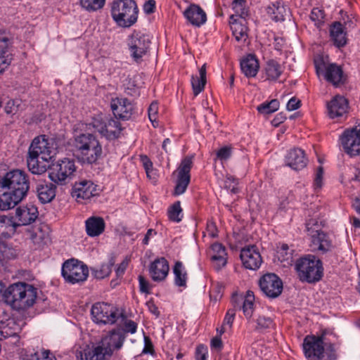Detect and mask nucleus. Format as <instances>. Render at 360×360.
Returning a JSON list of instances; mask_svg holds the SVG:
<instances>
[{
    "instance_id": "nucleus-1",
    "label": "nucleus",
    "mask_w": 360,
    "mask_h": 360,
    "mask_svg": "<svg viewBox=\"0 0 360 360\" xmlns=\"http://www.w3.org/2000/svg\"><path fill=\"white\" fill-rule=\"evenodd\" d=\"M30 189L28 175L20 169L8 172L0 179V210L13 208L27 195Z\"/></svg>"
},
{
    "instance_id": "nucleus-2",
    "label": "nucleus",
    "mask_w": 360,
    "mask_h": 360,
    "mask_svg": "<svg viewBox=\"0 0 360 360\" xmlns=\"http://www.w3.org/2000/svg\"><path fill=\"white\" fill-rule=\"evenodd\" d=\"M56 146L46 135L34 138L29 148L27 159L29 170L34 174H41L46 171V165L39 162H49L56 154Z\"/></svg>"
},
{
    "instance_id": "nucleus-3",
    "label": "nucleus",
    "mask_w": 360,
    "mask_h": 360,
    "mask_svg": "<svg viewBox=\"0 0 360 360\" xmlns=\"http://www.w3.org/2000/svg\"><path fill=\"white\" fill-rule=\"evenodd\" d=\"M37 297V289L25 282L10 285L3 292L4 301L15 309H26L32 307Z\"/></svg>"
},
{
    "instance_id": "nucleus-4",
    "label": "nucleus",
    "mask_w": 360,
    "mask_h": 360,
    "mask_svg": "<svg viewBox=\"0 0 360 360\" xmlns=\"http://www.w3.org/2000/svg\"><path fill=\"white\" fill-rule=\"evenodd\" d=\"M74 146L77 158L83 163H96L101 158L102 146L96 137L90 133L80 134L75 136Z\"/></svg>"
},
{
    "instance_id": "nucleus-5",
    "label": "nucleus",
    "mask_w": 360,
    "mask_h": 360,
    "mask_svg": "<svg viewBox=\"0 0 360 360\" xmlns=\"http://www.w3.org/2000/svg\"><path fill=\"white\" fill-rule=\"evenodd\" d=\"M139 10L134 0H114L110 4V14L116 24L122 27H129L138 18Z\"/></svg>"
},
{
    "instance_id": "nucleus-6",
    "label": "nucleus",
    "mask_w": 360,
    "mask_h": 360,
    "mask_svg": "<svg viewBox=\"0 0 360 360\" xmlns=\"http://www.w3.org/2000/svg\"><path fill=\"white\" fill-rule=\"evenodd\" d=\"M121 330L119 333H109L90 349L91 356L90 360H109L114 349H120L124 342V337Z\"/></svg>"
},
{
    "instance_id": "nucleus-7",
    "label": "nucleus",
    "mask_w": 360,
    "mask_h": 360,
    "mask_svg": "<svg viewBox=\"0 0 360 360\" xmlns=\"http://www.w3.org/2000/svg\"><path fill=\"white\" fill-rule=\"evenodd\" d=\"M316 75L323 77L336 87L346 82L342 69L335 63H330L328 56L323 53L316 56Z\"/></svg>"
},
{
    "instance_id": "nucleus-8",
    "label": "nucleus",
    "mask_w": 360,
    "mask_h": 360,
    "mask_svg": "<svg viewBox=\"0 0 360 360\" xmlns=\"http://www.w3.org/2000/svg\"><path fill=\"white\" fill-rule=\"evenodd\" d=\"M151 37L146 34L134 32L127 42L129 54L133 60L140 63L149 51Z\"/></svg>"
},
{
    "instance_id": "nucleus-9",
    "label": "nucleus",
    "mask_w": 360,
    "mask_h": 360,
    "mask_svg": "<svg viewBox=\"0 0 360 360\" xmlns=\"http://www.w3.org/2000/svg\"><path fill=\"white\" fill-rule=\"evenodd\" d=\"M49 177L58 184H64L68 179H71L76 170L75 162L69 158H63L46 166Z\"/></svg>"
},
{
    "instance_id": "nucleus-10",
    "label": "nucleus",
    "mask_w": 360,
    "mask_h": 360,
    "mask_svg": "<svg viewBox=\"0 0 360 360\" xmlns=\"http://www.w3.org/2000/svg\"><path fill=\"white\" fill-rule=\"evenodd\" d=\"M61 274L67 282L72 284L80 283L86 280L89 269L85 264L71 259L63 263Z\"/></svg>"
},
{
    "instance_id": "nucleus-11",
    "label": "nucleus",
    "mask_w": 360,
    "mask_h": 360,
    "mask_svg": "<svg viewBox=\"0 0 360 360\" xmlns=\"http://www.w3.org/2000/svg\"><path fill=\"white\" fill-rule=\"evenodd\" d=\"M91 124L98 132L108 140L117 139L122 130L118 121L103 115L94 118Z\"/></svg>"
},
{
    "instance_id": "nucleus-12",
    "label": "nucleus",
    "mask_w": 360,
    "mask_h": 360,
    "mask_svg": "<svg viewBox=\"0 0 360 360\" xmlns=\"http://www.w3.org/2000/svg\"><path fill=\"white\" fill-rule=\"evenodd\" d=\"M93 321L98 324H112L116 322L119 314L112 305L105 302L94 304L91 309Z\"/></svg>"
},
{
    "instance_id": "nucleus-13",
    "label": "nucleus",
    "mask_w": 360,
    "mask_h": 360,
    "mask_svg": "<svg viewBox=\"0 0 360 360\" xmlns=\"http://www.w3.org/2000/svg\"><path fill=\"white\" fill-rule=\"evenodd\" d=\"M295 270L301 282L315 283V255H306L297 259Z\"/></svg>"
},
{
    "instance_id": "nucleus-14",
    "label": "nucleus",
    "mask_w": 360,
    "mask_h": 360,
    "mask_svg": "<svg viewBox=\"0 0 360 360\" xmlns=\"http://www.w3.org/2000/svg\"><path fill=\"white\" fill-rule=\"evenodd\" d=\"M193 155L185 157L181 162L176 172L177 173L176 183L174 188V195H179L183 194L190 181V172L193 166Z\"/></svg>"
},
{
    "instance_id": "nucleus-15",
    "label": "nucleus",
    "mask_w": 360,
    "mask_h": 360,
    "mask_svg": "<svg viewBox=\"0 0 360 360\" xmlns=\"http://www.w3.org/2000/svg\"><path fill=\"white\" fill-rule=\"evenodd\" d=\"M344 151L349 156L360 155V129L356 127L345 129L340 136Z\"/></svg>"
},
{
    "instance_id": "nucleus-16",
    "label": "nucleus",
    "mask_w": 360,
    "mask_h": 360,
    "mask_svg": "<svg viewBox=\"0 0 360 360\" xmlns=\"http://www.w3.org/2000/svg\"><path fill=\"white\" fill-rule=\"evenodd\" d=\"M261 290L269 297H278L283 290V282L275 274H266L259 281Z\"/></svg>"
},
{
    "instance_id": "nucleus-17",
    "label": "nucleus",
    "mask_w": 360,
    "mask_h": 360,
    "mask_svg": "<svg viewBox=\"0 0 360 360\" xmlns=\"http://www.w3.org/2000/svg\"><path fill=\"white\" fill-rule=\"evenodd\" d=\"M329 333L328 329H321V334L316 335V359L335 360L336 355L333 345L328 342L326 335Z\"/></svg>"
},
{
    "instance_id": "nucleus-18",
    "label": "nucleus",
    "mask_w": 360,
    "mask_h": 360,
    "mask_svg": "<svg viewBox=\"0 0 360 360\" xmlns=\"http://www.w3.org/2000/svg\"><path fill=\"white\" fill-rule=\"evenodd\" d=\"M110 108L114 116L123 120L130 119L134 110V105L125 98H112Z\"/></svg>"
},
{
    "instance_id": "nucleus-19",
    "label": "nucleus",
    "mask_w": 360,
    "mask_h": 360,
    "mask_svg": "<svg viewBox=\"0 0 360 360\" xmlns=\"http://www.w3.org/2000/svg\"><path fill=\"white\" fill-rule=\"evenodd\" d=\"M243 266L250 270L257 269L262 263V257L255 245H248L241 250L240 255Z\"/></svg>"
},
{
    "instance_id": "nucleus-20",
    "label": "nucleus",
    "mask_w": 360,
    "mask_h": 360,
    "mask_svg": "<svg viewBox=\"0 0 360 360\" xmlns=\"http://www.w3.org/2000/svg\"><path fill=\"white\" fill-rule=\"evenodd\" d=\"M335 248L332 236L321 230H316V257L331 256Z\"/></svg>"
},
{
    "instance_id": "nucleus-21",
    "label": "nucleus",
    "mask_w": 360,
    "mask_h": 360,
    "mask_svg": "<svg viewBox=\"0 0 360 360\" xmlns=\"http://www.w3.org/2000/svg\"><path fill=\"white\" fill-rule=\"evenodd\" d=\"M307 158L304 150L298 148L290 149L285 156V165L292 169L298 171L307 166Z\"/></svg>"
},
{
    "instance_id": "nucleus-22",
    "label": "nucleus",
    "mask_w": 360,
    "mask_h": 360,
    "mask_svg": "<svg viewBox=\"0 0 360 360\" xmlns=\"http://www.w3.org/2000/svg\"><path fill=\"white\" fill-rule=\"evenodd\" d=\"M38 214V210L34 205L18 207L15 210V223L18 227L32 224L37 218Z\"/></svg>"
},
{
    "instance_id": "nucleus-23",
    "label": "nucleus",
    "mask_w": 360,
    "mask_h": 360,
    "mask_svg": "<svg viewBox=\"0 0 360 360\" xmlns=\"http://www.w3.org/2000/svg\"><path fill=\"white\" fill-rule=\"evenodd\" d=\"M348 101L343 96H336L327 105L330 118L342 117L347 112Z\"/></svg>"
},
{
    "instance_id": "nucleus-24",
    "label": "nucleus",
    "mask_w": 360,
    "mask_h": 360,
    "mask_svg": "<svg viewBox=\"0 0 360 360\" xmlns=\"http://www.w3.org/2000/svg\"><path fill=\"white\" fill-rule=\"evenodd\" d=\"M248 15V12L246 11V14H245L243 18H240L239 16V13H236L235 15H231L230 16V25L231 29L232 30L233 34L235 37L236 39L238 41L241 40H246V37L248 36L247 31L248 27L244 24L245 18Z\"/></svg>"
},
{
    "instance_id": "nucleus-25",
    "label": "nucleus",
    "mask_w": 360,
    "mask_h": 360,
    "mask_svg": "<svg viewBox=\"0 0 360 360\" xmlns=\"http://www.w3.org/2000/svg\"><path fill=\"white\" fill-rule=\"evenodd\" d=\"M169 270V264L164 258H158L151 263L149 272L154 281H162L165 279Z\"/></svg>"
},
{
    "instance_id": "nucleus-26",
    "label": "nucleus",
    "mask_w": 360,
    "mask_h": 360,
    "mask_svg": "<svg viewBox=\"0 0 360 360\" xmlns=\"http://www.w3.org/2000/svg\"><path fill=\"white\" fill-rule=\"evenodd\" d=\"M94 184L90 181L84 180L75 184L71 194L77 201L79 202L80 200L90 199L94 195Z\"/></svg>"
},
{
    "instance_id": "nucleus-27",
    "label": "nucleus",
    "mask_w": 360,
    "mask_h": 360,
    "mask_svg": "<svg viewBox=\"0 0 360 360\" xmlns=\"http://www.w3.org/2000/svg\"><path fill=\"white\" fill-rule=\"evenodd\" d=\"M235 308L243 309L246 318L249 319L252 316L255 296L252 291L248 290L245 297L233 296L232 298Z\"/></svg>"
},
{
    "instance_id": "nucleus-28",
    "label": "nucleus",
    "mask_w": 360,
    "mask_h": 360,
    "mask_svg": "<svg viewBox=\"0 0 360 360\" xmlns=\"http://www.w3.org/2000/svg\"><path fill=\"white\" fill-rule=\"evenodd\" d=\"M184 17L193 25L200 27L206 22L207 16L205 11L198 5H190L184 12Z\"/></svg>"
},
{
    "instance_id": "nucleus-29",
    "label": "nucleus",
    "mask_w": 360,
    "mask_h": 360,
    "mask_svg": "<svg viewBox=\"0 0 360 360\" xmlns=\"http://www.w3.org/2000/svg\"><path fill=\"white\" fill-rule=\"evenodd\" d=\"M212 252L211 260L213 262L214 269L217 271L221 270L227 263V253L225 247L219 243H214L211 246Z\"/></svg>"
},
{
    "instance_id": "nucleus-30",
    "label": "nucleus",
    "mask_w": 360,
    "mask_h": 360,
    "mask_svg": "<svg viewBox=\"0 0 360 360\" xmlns=\"http://www.w3.org/2000/svg\"><path fill=\"white\" fill-rule=\"evenodd\" d=\"M330 36L338 48L344 47L347 44L346 32L340 22H334L330 26Z\"/></svg>"
},
{
    "instance_id": "nucleus-31",
    "label": "nucleus",
    "mask_w": 360,
    "mask_h": 360,
    "mask_svg": "<svg viewBox=\"0 0 360 360\" xmlns=\"http://www.w3.org/2000/svg\"><path fill=\"white\" fill-rule=\"evenodd\" d=\"M9 39L6 37H0V74L11 65L13 56L8 49Z\"/></svg>"
},
{
    "instance_id": "nucleus-32",
    "label": "nucleus",
    "mask_w": 360,
    "mask_h": 360,
    "mask_svg": "<svg viewBox=\"0 0 360 360\" xmlns=\"http://www.w3.org/2000/svg\"><path fill=\"white\" fill-rule=\"evenodd\" d=\"M18 224L13 217L0 216V239L11 238L16 231Z\"/></svg>"
},
{
    "instance_id": "nucleus-33",
    "label": "nucleus",
    "mask_w": 360,
    "mask_h": 360,
    "mask_svg": "<svg viewBox=\"0 0 360 360\" xmlns=\"http://www.w3.org/2000/svg\"><path fill=\"white\" fill-rule=\"evenodd\" d=\"M259 67L257 59L252 54H249L240 61L241 70L248 77H255L258 72Z\"/></svg>"
},
{
    "instance_id": "nucleus-34",
    "label": "nucleus",
    "mask_w": 360,
    "mask_h": 360,
    "mask_svg": "<svg viewBox=\"0 0 360 360\" xmlns=\"http://www.w3.org/2000/svg\"><path fill=\"white\" fill-rule=\"evenodd\" d=\"M105 229V221L99 217H91L86 221V233L91 237L101 234Z\"/></svg>"
},
{
    "instance_id": "nucleus-35",
    "label": "nucleus",
    "mask_w": 360,
    "mask_h": 360,
    "mask_svg": "<svg viewBox=\"0 0 360 360\" xmlns=\"http://www.w3.org/2000/svg\"><path fill=\"white\" fill-rule=\"evenodd\" d=\"M56 186L51 183L38 184L37 193L41 202L45 204L51 202L56 196Z\"/></svg>"
},
{
    "instance_id": "nucleus-36",
    "label": "nucleus",
    "mask_w": 360,
    "mask_h": 360,
    "mask_svg": "<svg viewBox=\"0 0 360 360\" xmlns=\"http://www.w3.org/2000/svg\"><path fill=\"white\" fill-rule=\"evenodd\" d=\"M200 77L192 75L191 85L194 96H198L203 91L207 82L206 79V65L204 64L199 70Z\"/></svg>"
},
{
    "instance_id": "nucleus-37",
    "label": "nucleus",
    "mask_w": 360,
    "mask_h": 360,
    "mask_svg": "<svg viewBox=\"0 0 360 360\" xmlns=\"http://www.w3.org/2000/svg\"><path fill=\"white\" fill-rule=\"evenodd\" d=\"M115 263V259L111 256L106 262H103L99 267H91V273L95 278L98 279L104 278L110 275L112 267Z\"/></svg>"
},
{
    "instance_id": "nucleus-38",
    "label": "nucleus",
    "mask_w": 360,
    "mask_h": 360,
    "mask_svg": "<svg viewBox=\"0 0 360 360\" xmlns=\"http://www.w3.org/2000/svg\"><path fill=\"white\" fill-rule=\"evenodd\" d=\"M266 12L275 22H283L285 20L286 9L279 2L274 3L266 8Z\"/></svg>"
},
{
    "instance_id": "nucleus-39",
    "label": "nucleus",
    "mask_w": 360,
    "mask_h": 360,
    "mask_svg": "<svg viewBox=\"0 0 360 360\" xmlns=\"http://www.w3.org/2000/svg\"><path fill=\"white\" fill-rule=\"evenodd\" d=\"M265 71L269 79L276 80L281 75L283 69L277 61L270 60L266 63Z\"/></svg>"
},
{
    "instance_id": "nucleus-40",
    "label": "nucleus",
    "mask_w": 360,
    "mask_h": 360,
    "mask_svg": "<svg viewBox=\"0 0 360 360\" xmlns=\"http://www.w3.org/2000/svg\"><path fill=\"white\" fill-rule=\"evenodd\" d=\"M305 356L309 360H315V335H307L302 344Z\"/></svg>"
},
{
    "instance_id": "nucleus-41",
    "label": "nucleus",
    "mask_w": 360,
    "mask_h": 360,
    "mask_svg": "<svg viewBox=\"0 0 360 360\" xmlns=\"http://www.w3.org/2000/svg\"><path fill=\"white\" fill-rule=\"evenodd\" d=\"M279 108V101L277 99H272L269 102H264L257 106V109L261 114H271Z\"/></svg>"
},
{
    "instance_id": "nucleus-42",
    "label": "nucleus",
    "mask_w": 360,
    "mask_h": 360,
    "mask_svg": "<svg viewBox=\"0 0 360 360\" xmlns=\"http://www.w3.org/2000/svg\"><path fill=\"white\" fill-rule=\"evenodd\" d=\"M169 219L174 222H179L183 217L182 209L179 201L175 202L168 210Z\"/></svg>"
},
{
    "instance_id": "nucleus-43",
    "label": "nucleus",
    "mask_w": 360,
    "mask_h": 360,
    "mask_svg": "<svg viewBox=\"0 0 360 360\" xmlns=\"http://www.w3.org/2000/svg\"><path fill=\"white\" fill-rule=\"evenodd\" d=\"M182 269V263L176 262L174 266V274L175 276V284L178 286H186V273H183Z\"/></svg>"
},
{
    "instance_id": "nucleus-44",
    "label": "nucleus",
    "mask_w": 360,
    "mask_h": 360,
    "mask_svg": "<svg viewBox=\"0 0 360 360\" xmlns=\"http://www.w3.org/2000/svg\"><path fill=\"white\" fill-rule=\"evenodd\" d=\"M137 329V324L131 320H125L123 328H117L111 330L110 333H119L120 330L123 333H121L123 335L124 340L126 338V334L127 333H136Z\"/></svg>"
},
{
    "instance_id": "nucleus-45",
    "label": "nucleus",
    "mask_w": 360,
    "mask_h": 360,
    "mask_svg": "<svg viewBox=\"0 0 360 360\" xmlns=\"http://www.w3.org/2000/svg\"><path fill=\"white\" fill-rule=\"evenodd\" d=\"M105 0H80L81 6L89 11H95L101 8Z\"/></svg>"
},
{
    "instance_id": "nucleus-46",
    "label": "nucleus",
    "mask_w": 360,
    "mask_h": 360,
    "mask_svg": "<svg viewBox=\"0 0 360 360\" xmlns=\"http://www.w3.org/2000/svg\"><path fill=\"white\" fill-rule=\"evenodd\" d=\"M292 251L289 250L287 244H282L277 251L278 259L281 262H287L289 264L292 259Z\"/></svg>"
},
{
    "instance_id": "nucleus-47",
    "label": "nucleus",
    "mask_w": 360,
    "mask_h": 360,
    "mask_svg": "<svg viewBox=\"0 0 360 360\" xmlns=\"http://www.w3.org/2000/svg\"><path fill=\"white\" fill-rule=\"evenodd\" d=\"M257 329H267L273 326V321L270 317L266 316H259L257 319Z\"/></svg>"
},
{
    "instance_id": "nucleus-48",
    "label": "nucleus",
    "mask_w": 360,
    "mask_h": 360,
    "mask_svg": "<svg viewBox=\"0 0 360 360\" xmlns=\"http://www.w3.org/2000/svg\"><path fill=\"white\" fill-rule=\"evenodd\" d=\"M232 154V148L229 146H224L217 150L216 153V159H219L221 161L227 160Z\"/></svg>"
},
{
    "instance_id": "nucleus-49",
    "label": "nucleus",
    "mask_w": 360,
    "mask_h": 360,
    "mask_svg": "<svg viewBox=\"0 0 360 360\" xmlns=\"http://www.w3.org/2000/svg\"><path fill=\"white\" fill-rule=\"evenodd\" d=\"M245 3V0H233L232 4L233 8L235 10V12L236 13H239V16L240 18H243L245 14H246V11L243 7Z\"/></svg>"
},
{
    "instance_id": "nucleus-50",
    "label": "nucleus",
    "mask_w": 360,
    "mask_h": 360,
    "mask_svg": "<svg viewBox=\"0 0 360 360\" xmlns=\"http://www.w3.org/2000/svg\"><path fill=\"white\" fill-rule=\"evenodd\" d=\"M30 360H56V357L49 350L41 352V356L35 353Z\"/></svg>"
},
{
    "instance_id": "nucleus-51",
    "label": "nucleus",
    "mask_w": 360,
    "mask_h": 360,
    "mask_svg": "<svg viewBox=\"0 0 360 360\" xmlns=\"http://www.w3.org/2000/svg\"><path fill=\"white\" fill-rule=\"evenodd\" d=\"M323 174L324 170L322 166L316 169V193L323 186Z\"/></svg>"
},
{
    "instance_id": "nucleus-52",
    "label": "nucleus",
    "mask_w": 360,
    "mask_h": 360,
    "mask_svg": "<svg viewBox=\"0 0 360 360\" xmlns=\"http://www.w3.org/2000/svg\"><path fill=\"white\" fill-rule=\"evenodd\" d=\"M314 226H315V220L314 219H310L306 222V229H307V231L308 232V234L309 236H311V242L313 243L315 242V235H314L315 228H314Z\"/></svg>"
},
{
    "instance_id": "nucleus-53",
    "label": "nucleus",
    "mask_w": 360,
    "mask_h": 360,
    "mask_svg": "<svg viewBox=\"0 0 360 360\" xmlns=\"http://www.w3.org/2000/svg\"><path fill=\"white\" fill-rule=\"evenodd\" d=\"M148 117L151 122H154L156 120V115L158 111V103L153 102L148 108Z\"/></svg>"
},
{
    "instance_id": "nucleus-54",
    "label": "nucleus",
    "mask_w": 360,
    "mask_h": 360,
    "mask_svg": "<svg viewBox=\"0 0 360 360\" xmlns=\"http://www.w3.org/2000/svg\"><path fill=\"white\" fill-rule=\"evenodd\" d=\"M207 347L202 345H199L196 349V359L197 360H206L207 359Z\"/></svg>"
},
{
    "instance_id": "nucleus-55",
    "label": "nucleus",
    "mask_w": 360,
    "mask_h": 360,
    "mask_svg": "<svg viewBox=\"0 0 360 360\" xmlns=\"http://www.w3.org/2000/svg\"><path fill=\"white\" fill-rule=\"evenodd\" d=\"M300 106V101L295 97L291 98L286 105V108L288 111L297 110Z\"/></svg>"
},
{
    "instance_id": "nucleus-56",
    "label": "nucleus",
    "mask_w": 360,
    "mask_h": 360,
    "mask_svg": "<svg viewBox=\"0 0 360 360\" xmlns=\"http://www.w3.org/2000/svg\"><path fill=\"white\" fill-rule=\"evenodd\" d=\"M237 309L238 308L234 307L233 309H230L228 310V311L225 316L224 320V323H223L224 325L228 324L230 326H231L232 323L234 319L235 312Z\"/></svg>"
},
{
    "instance_id": "nucleus-57",
    "label": "nucleus",
    "mask_w": 360,
    "mask_h": 360,
    "mask_svg": "<svg viewBox=\"0 0 360 360\" xmlns=\"http://www.w3.org/2000/svg\"><path fill=\"white\" fill-rule=\"evenodd\" d=\"M323 276V262L320 258L316 259V282L321 280Z\"/></svg>"
},
{
    "instance_id": "nucleus-58",
    "label": "nucleus",
    "mask_w": 360,
    "mask_h": 360,
    "mask_svg": "<svg viewBox=\"0 0 360 360\" xmlns=\"http://www.w3.org/2000/svg\"><path fill=\"white\" fill-rule=\"evenodd\" d=\"M139 281L141 292L148 293L149 292L148 282L145 279V278L143 276H141V275L139 276Z\"/></svg>"
},
{
    "instance_id": "nucleus-59",
    "label": "nucleus",
    "mask_w": 360,
    "mask_h": 360,
    "mask_svg": "<svg viewBox=\"0 0 360 360\" xmlns=\"http://www.w3.org/2000/svg\"><path fill=\"white\" fill-rule=\"evenodd\" d=\"M155 1L154 0L147 1L143 6V10L148 14L153 13L155 11Z\"/></svg>"
},
{
    "instance_id": "nucleus-60",
    "label": "nucleus",
    "mask_w": 360,
    "mask_h": 360,
    "mask_svg": "<svg viewBox=\"0 0 360 360\" xmlns=\"http://www.w3.org/2000/svg\"><path fill=\"white\" fill-rule=\"evenodd\" d=\"M325 13L322 9H319L316 12V27L321 28V25L324 24Z\"/></svg>"
},
{
    "instance_id": "nucleus-61",
    "label": "nucleus",
    "mask_w": 360,
    "mask_h": 360,
    "mask_svg": "<svg viewBox=\"0 0 360 360\" xmlns=\"http://www.w3.org/2000/svg\"><path fill=\"white\" fill-rule=\"evenodd\" d=\"M91 356L90 349H85L83 351H80L77 354V358L79 360H90L89 357Z\"/></svg>"
},
{
    "instance_id": "nucleus-62",
    "label": "nucleus",
    "mask_w": 360,
    "mask_h": 360,
    "mask_svg": "<svg viewBox=\"0 0 360 360\" xmlns=\"http://www.w3.org/2000/svg\"><path fill=\"white\" fill-rule=\"evenodd\" d=\"M144 341H145V347L143 350V353H145V354L153 353V344H152L150 338L147 336H145Z\"/></svg>"
},
{
    "instance_id": "nucleus-63",
    "label": "nucleus",
    "mask_w": 360,
    "mask_h": 360,
    "mask_svg": "<svg viewBox=\"0 0 360 360\" xmlns=\"http://www.w3.org/2000/svg\"><path fill=\"white\" fill-rule=\"evenodd\" d=\"M286 119V117L283 112H280L276 115L274 120L271 121V123L274 126L277 127L281 123L283 122Z\"/></svg>"
},
{
    "instance_id": "nucleus-64",
    "label": "nucleus",
    "mask_w": 360,
    "mask_h": 360,
    "mask_svg": "<svg viewBox=\"0 0 360 360\" xmlns=\"http://www.w3.org/2000/svg\"><path fill=\"white\" fill-rule=\"evenodd\" d=\"M285 45V40L282 37H276L274 39V49L277 51H281Z\"/></svg>"
}]
</instances>
